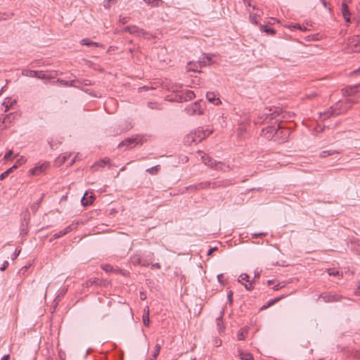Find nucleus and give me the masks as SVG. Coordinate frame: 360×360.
Wrapping results in <instances>:
<instances>
[{
    "mask_svg": "<svg viewBox=\"0 0 360 360\" xmlns=\"http://www.w3.org/2000/svg\"><path fill=\"white\" fill-rule=\"evenodd\" d=\"M287 118H288V117L283 114L282 108L280 107L272 106L269 108H265L262 112L259 113L256 123H268L273 120H275V122H278Z\"/></svg>",
    "mask_w": 360,
    "mask_h": 360,
    "instance_id": "obj_1",
    "label": "nucleus"
},
{
    "mask_svg": "<svg viewBox=\"0 0 360 360\" xmlns=\"http://www.w3.org/2000/svg\"><path fill=\"white\" fill-rule=\"evenodd\" d=\"M356 103L354 98H347L345 101H340L331 106L327 111L320 113V117L324 120L331 116L339 115L347 111L352 104Z\"/></svg>",
    "mask_w": 360,
    "mask_h": 360,
    "instance_id": "obj_2",
    "label": "nucleus"
},
{
    "mask_svg": "<svg viewBox=\"0 0 360 360\" xmlns=\"http://www.w3.org/2000/svg\"><path fill=\"white\" fill-rule=\"evenodd\" d=\"M206 138L205 131L202 128H198L194 132H191L185 138V143L186 144H191L193 143H198Z\"/></svg>",
    "mask_w": 360,
    "mask_h": 360,
    "instance_id": "obj_3",
    "label": "nucleus"
},
{
    "mask_svg": "<svg viewBox=\"0 0 360 360\" xmlns=\"http://www.w3.org/2000/svg\"><path fill=\"white\" fill-rule=\"evenodd\" d=\"M202 160L205 165L215 170L226 172L229 167L228 165H226L221 162H217L213 160L207 155H202Z\"/></svg>",
    "mask_w": 360,
    "mask_h": 360,
    "instance_id": "obj_4",
    "label": "nucleus"
},
{
    "mask_svg": "<svg viewBox=\"0 0 360 360\" xmlns=\"http://www.w3.org/2000/svg\"><path fill=\"white\" fill-rule=\"evenodd\" d=\"M227 182H228L227 181H214V182L204 181V182H200L198 184L191 185L188 187H186V189L188 191H190L191 192H194V191H199L201 189L207 188L210 187V186H212L213 188H216V187L221 186H226Z\"/></svg>",
    "mask_w": 360,
    "mask_h": 360,
    "instance_id": "obj_5",
    "label": "nucleus"
},
{
    "mask_svg": "<svg viewBox=\"0 0 360 360\" xmlns=\"http://www.w3.org/2000/svg\"><path fill=\"white\" fill-rule=\"evenodd\" d=\"M290 136V131L287 128L282 127L278 122L276 131L275 141L278 143L285 142Z\"/></svg>",
    "mask_w": 360,
    "mask_h": 360,
    "instance_id": "obj_6",
    "label": "nucleus"
},
{
    "mask_svg": "<svg viewBox=\"0 0 360 360\" xmlns=\"http://www.w3.org/2000/svg\"><path fill=\"white\" fill-rule=\"evenodd\" d=\"M278 122L274 123V125L268 126L262 131V135L269 140H274L276 136V131L277 129Z\"/></svg>",
    "mask_w": 360,
    "mask_h": 360,
    "instance_id": "obj_7",
    "label": "nucleus"
},
{
    "mask_svg": "<svg viewBox=\"0 0 360 360\" xmlns=\"http://www.w3.org/2000/svg\"><path fill=\"white\" fill-rule=\"evenodd\" d=\"M185 112L188 115H194L195 114L202 115L203 113V110L199 106V103L196 101L187 106L185 108Z\"/></svg>",
    "mask_w": 360,
    "mask_h": 360,
    "instance_id": "obj_8",
    "label": "nucleus"
},
{
    "mask_svg": "<svg viewBox=\"0 0 360 360\" xmlns=\"http://www.w3.org/2000/svg\"><path fill=\"white\" fill-rule=\"evenodd\" d=\"M360 86V83L356 85L349 86L343 89V94L347 98H354L356 101L357 98L355 97V94L358 92V88Z\"/></svg>",
    "mask_w": 360,
    "mask_h": 360,
    "instance_id": "obj_9",
    "label": "nucleus"
},
{
    "mask_svg": "<svg viewBox=\"0 0 360 360\" xmlns=\"http://www.w3.org/2000/svg\"><path fill=\"white\" fill-rule=\"evenodd\" d=\"M321 298L326 302H340L343 297L336 293L326 292L321 295Z\"/></svg>",
    "mask_w": 360,
    "mask_h": 360,
    "instance_id": "obj_10",
    "label": "nucleus"
},
{
    "mask_svg": "<svg viewBox=\"0 0 360 360\" xmlns=\"http://www.w3.org/2000/svg\"><path fill=\"white\" fill-rule=\"evenodd\" d=\"M49 167V163L46 162L42 164H38L34 168H32L30 170V173L32 175H38L39 174L44 172Z\"/></svg>",
    "mask_w": 360,
    "mask_h": 360,
    "instance_id": "obj_11",
    "label": "nucleus"
},
{
    "mask_svg": "<svg viewBox=\"0 0 360 360\" xmlns=\"http://www.w3.org/2000/svg\"><path fill=\"white\" fill-rule=\"evenodd\" d=\"M139 140L137 138H128L119 143L118 147L126 146L127 148H131L138 144Z\"/></svg>",
    "mask_w": 360,
    "mask_h": 360,
    "instance_id": "obj_12",
    "label": "nucleus"
},
{
    "mask_svg": "<svg viewBox=\"0 0 360 360\" xmlns=\"http://www.w3.org/2000/svg\"><path fill=\"white\" fill-rule=\"evenodd\" d=\"M77 228V224H72L67 227H65L64 229L60 231L59 232L55 233L53 237L54 239H57L60 238L63 236L66 235L69 232L72 231V230L75 229Z\"/></svg>",
    "mask_w": 360,
    "mask_h": 360,
    "instance_id": "obj_13",
    "label": "nucleus"
},
{
    "mask_svg": "<svg viewBox=\"0 0 360 360\" xmlns=\"http://www.w3.org/2000/svg\"><path fill=\"white\" fill-rule=\"evenodd\" d=\"M349 46L351 50L354 52L360 51V42L359 37H354L352 39H349Z\"/></svg>",
    "mask_w": 360,
    "mask_h": 360,
    "instance_id": "obj_14",
    "label": "nucleus"
},
{
    "mask_svg": "<svg viewBox=\"0 0 360 360\" xmlns=\"http://www.w3.org/2000/svg\"><path fill=\"white\" fill-rule=\"evenodd\" d=\"M22 75L29 77H36L39 79H44V75L41 73V72H38L36 70H25L22 72Z\"/></svg>",
    "mask_w": 360,
    "mask_h": 360,
    "instance_id": "obj_15",
    "label": "nucleus"
},
{
    "mask_svg": "<svg viewBox=\"0 0 360 360\" xmlns=\"http://www.w3.org/2000/svg\"><path fill=\"white\" fill-rule=\"evenodd\" d=\"M94 200V195L92 193L89 194L88 192H86L81 200V202L82 205L87 207L93 203Z\"/></svg>",
    "mask_w": 360,
    "mask_h": 360,
    "instance_id": "obj_16",
    "label": "nucleus"
},
{
    "mask_svg": "<svg viewBox=\"0 0 360 360\" xmlns=\"http://www.w3.org/2000/svg\"><path fill=\"white\" fill-rule=\"evenodd\" d=\"M206 98L209 102L214 103L215 105H218L221 103V101L218 96V95L213 91H209L206 94Z\"/></svg>",
    "mask_w": 360,
    "mask_h": 360,
    "instance_id": "obj_17",
    "label": "nucleus"
},
{
    "mask_svg": "<svg viewBox=\"0 0 360 360\" xmlns=\"http://www.w3.org/2000/svg\"><path fill=\"white\" fill-rule=\"evenodd\" d=\"M110 162L109 159L101 160L97 162H96L94 165L91 166V169L94 172L98 170L99 168L104 167L107 165Z\"/></svg>",
    "mask_w": 360,
    "mask_h": 360,
    "instance_id": "obj_18",
    "label": "nucleus"
},
{
    "mask_svg": "<svg viewBox=\"0 0 360 360\" xmlns=\"http://www.w3.org/2000/svg\"><path fill=\"white\" fill-rule=\"evenodd\" d=\"M130 34H136L137 36H145L147 35L148 33L146 32L145 30L139 28L138 27L133 25L131 26V28L130 29Z\"/></svg>",
    "mask_w": 360,
    "mask_h": 360,
    "instance_id": "obj_19",
    "label": "nucleus"
},
{
    "mask_svg": "<svg viewBox=\"0 0 360 360\" xmlns=\"http://www.w3.org/2000/svg\"><path fill=\"white\" fill-rule=\"evenodd\" d=\"M80 44L82 45H84V46H96V47H101L102 46V44L98 43V42H94V41H92L91 40H89V39H82L81 41H80Z\"/></svg>",
    "mask_w": 360,
    "mask_h": 360,
    "instance_id": "obj_20",
    "label": "nucleus"
},
{
    "mask_svg": "<svg viewBox=\"0 0 360 360\" xmlns=\"http://www.w3.org/2000/svg\"><path fill=\"white\" fill-rule=\"evenodd\" d=\"M212 62V58L211 56L206 55L203 56L202 59L198 61V64L200 68L210 65Z\"/></svg>",
    "mask_w": 360,
    "mask_h": 360,
    "instance_id": "obj_21",
    "label": "nucleus"
},
{
    "mask_svg": "<svg viewBox=\"0 0 360 360\" xmlns=\"http://www.w3.org/2000/svg\"><path fill=\"white\" fill-rule=\"evenodd\" d=\"M183 96L185 98V102L192 100L195 98V95L193 91L191 90H183Z\"/></svg>",
    "mask_w": 360,
    "mask_h": 360,
    "instance_id": "obj_22",
    "label": "nucleus"
},
{
    "mask_svg": "<svg viewBox=\"0 0 360 360\" xmlns=\"http://www.w3.org/2000/svg\"><path fill=\"white\" fill-rule=\"evenodd\" d=\"M141 257L140 254L136 253L130 257V262L134 265H139L141 264Z\"/></svg>",
    "mask_w": 360,
    "mask_h": 360,
    "instance_id": "obj_23",
    "label": "nucleus"
},
{
    "mask_svg": "<svg viewBox=\"0 0 360 360\" xmlns=\"http://www.w3.org/2000/svg\"><path fill=\"white\" fill-rule=\"evenodd\" d=\"M148 5L152 7H159L163 3L162 0H143Z\"/></svg>",
    "mask_w": 360,
    "mask_h": 360,
    "instance_id": "obj_24",
    "label": "nucleus"
},
{
    "mask_svg": "<svg viewBox=\"0 0 360 360\" xmlns=\"http://www.w3.org/2000/svg\"><path fill=\"white\" fill-rule=\"evenodd\" d=\"M223 314H224V311H222L221 312L220 316L216 319V323H217V326L218 330L219 333L221 331H222L224 328V327L223 326V321H222Z\"/></svg>",
    "mask_w": 360,
    "mask_h": 360,
    "instance_id": "obj_25",
    "label": "nucleus"
},
{
    "mask_svg": "<svg viewBox=\"0 0 360 360\" xmlns=\"http://www.w3.org/2000/svg\"><path fill=\"white\" fill-rule=\"evenodd\" d=\"M16 103L15 99H12L11 98H8L3 103V105L5 106V111L8 110V109Z\"/></svg>",
    "mask_w": 360,
    "mask_h": 360,
    "instance_id": "obj_26",
    "label": "nucleus"
},
{
    "mask_svg": "<svg viewBox=\"0 0 360 360\" xmlns=\"http://www.w3.org/2000/svg\"><path fill=\"white\" fill-rule=\"evenodd\" d=\"M71 154L60 155L56 160L58 165L64 164L67 162L68 159L70 157Z\"/></svg>",
    "mask_w": 360,
    "mask_h": 360,
    "instance_id": "obj_27",
    "label": "nucleus"
},
{
    "mask_svg": "<svg viewBox=\"0 0 360 360\" xmlns=\"http://www.w3.org/2000/svg\"><path fill=\"white\" fill-rule=\"evenodd\" d=\"M175 98L170 99V101H176L179 103L185 102V98L183 96V91L175 94Z\"/></svg>",
    "mask_w": 360,
    "mask_h": 360,
    "instance_id": "obj_28",
    "label": "nucleus"
},
{
    "mask_svg": "<svg viewBox=\"0 0 360 360\" xmlns=\"http://www.w3.org/2000/svg\"><path fill=\"white\" fill-rule=\"evenodd\" d=\"M17 168V165H14L13 167L8 168L6 171L0 174V181L4 180L9 174H11L14 169Z\"/></svg>",
    "mask_w": 360,
    "mask_h": 360,
    "instance_id": "obj_29",
    "label": "nucleus"
},
{
    "mask_svg": "<svg viewBox=\"0 0 360 360\" xmlns=\"http://www.w3.org/2000/svg\"><path fill=\"white\" fill-rule=\"evenodd\" d=\"M260 30L262 32H266L268 34H274L275 30L267 25H260Z\"/></svg>",
    "mask_w": 360,
    "mask_h": 360,
    "instance_id": "obj_30",
    "label": "nucleus"
},
{
    "mask_svg": "<svg viewBox=\"0 0 360 360\" xmlns=\"http://www.w3.org/2000/svg\"><path fill=\"white\" fill-rule=\"evenodd\" d=\"M182 86V84H175L171 86L170 90L175 94H176L177 92L179 93L183 91V89H181Z\"/></svg>",
    "mask_w": 360,
    "mask_h": 360,
    "instance_id": "obj_31",
    "label": "nucleus"
},
{
    "mask_svg": "<svg viewBox=\"0 0 360 360\" xmlns=\"http://www.w3.org/2000/svg\"><path fill=\"white\" fill-rule=\"evenodd\" d=\"M335 153H338V152L337 150H323V151L320 153V155L319 156L321 158H326V157H328L329 155H332L335 154Z\"/></svg>",
    "mask_w": 360,
    "mask_h": 360,
    "instance_id": "obj_32",
    "label": "nucleus"
},
{
    "mask_svg": "<svg viewBox=\"0 0 360 360\" xmlns=\"http://www.w3.org/2000/svg\"><path fill=\"white\" fill-rule=\"evenodd\" d=\"M200 68L199 66V65L198 64V62L197 63H192V62H190L188 63V65H187V69H188V71H193V72H197V68Z\"/></svg>",
    "mask_w": 360,
    "mask_h": 360,
    "instance_id": "obj_33",
    "label": "nucleus"
},
{
    "mask_svg": "<svg viewBox=\"0 0 360 360\" xmlns=\"http://www.w3.org/2000/svg\"><path fill=\"white\" fill-rule=\"evenodd\" d=\"M239 356L241 360H253L252 355L250 353L240 352Z\"/></svg>",
    "mask_w": 360,
    "mask_h": 360,
    "instance_id": "obj_34",
    "label": "nucleus"
},
{
    "mask_svg": "<svg viewBox=\"0 0 360 360\" xmlns=\"http://www.w3.org/2000/svg\"><path fill=\"white\" fill-rule=\"evenodd\" d=\"M143 323L145 326H149L150 319H149V309H148L146 312H144L143 315Z\"/></svg>",
    "mask_w": 360,
    "mask_h": 360,
    "instance_id": "obj_35",
    "label": "nucleus"
},
{
    "mask_svg": "<svg viewBox=\"0 0 360 360\" xmlns=\"http://www.w3.org/2000/svg\"><path fill=\"white\" fill-rule=\"evenodd\" d=\"M341 13L342 15L350 14L349 8L345 2H342L341 6Z\"/></svg>",
    "mask_w": 360,
    "mask_h": 360,
    "instance_id": "obj_36",
    "label": "nucleus"
},
{
    "mask_svg": "<svg viewBox=\"0 0 360 360\" xmlns=\"http://www.w3.org/2000/svg\"><path fill=\"white\" fill-rule=\"evenodd\" d=\"M259 18V14H258V15L257 14H250V22L255 25L258 24Z\"/></svg>",
    "mask_w": 360,
    "mask_h": 360,
    "instance_id": "obj_37",
    "label": "nucleus"
},
{
    "mask_svg": "<svg viewBox=\"0 0 360 360\" xmlns=\"http://www.w3.org/2000/svg\"><path fill=\"white\" fill-rule=\"evenodd\" d=\"M160 348H161L160 344L157 343L155 345V351L153 352V359H152V360H155V359L157 358V356H158V354L160 353Z\"/></svg>",
    "mask_w": 360,
    "mask_h": 360,
    "instance_id": "obj_38",
    "label": "nucleus"
},
{
    "mask_svg": "<svg viewBox=\"0 0 360 360\" xmlns=\"http://www.w3.org/2000/svg\"><path fill=\"white\" fill-rule=\"evenodd\" d=\"M159 169H160V166L156 165V166H154V167L147 169L146 171L151 174H155L157 173V172L159 170Z\"/></svg>",
    "mask_w": 360,
    "mask_h": 360,
    "instance_id": "obj_39",
    "label": "nucleus"
},
{
    "mask_svg": "<svg viewBox=\"0 0 360 360\" xmlns=\"http://www.w3.org/2000/svg\"><path fill=\"white\" fill-rule=\"evenodd\" d=\"M117 0H105L103 2V6L105 9H109L110 8V4H115Z\"/></svg>",
    "mask_w": 360,
    "mask_h": 360,
    "instance_id": "obj_40",
    "label": "nucleus"
},
{
    "mask_svg": "<svg viewBox=\"0 0 360 360\" xmlns=\"http://www.w3.org/2000/svg\"><path fill=\"white\" fill-rule=\"evenodd\" d=\"M246 333L247 332L245 330H240L238 333V335H237L238 340H244L245 338Z\"/></svg>",
    "mask_w": 360,
    "mask_h": 360,
    "instance_id": "obj_41",
    "label": "nucleus"
},
{
    "mask_svg": "<svg viewBox=\"0 0 360 360\" xmlns=\"http://www.w3.org/2000/svg\"><path fill=\"white\" fill-rule=\"evenodd\" d=\"M0 15H2L1 20H6L7 19L11 18L14 14L13 13H0Z\"/></svg>",
    "mask_w": 360,
    "mask_h": 360,
    "instance_id": "obj_42",
    "label": "nucleus"
},
{
    "mask_svg": "<svg viewBox=\"0 0 360 360\" xmlns=\"http://www.w3.org/2000/svg\"><path fill=\"white\" fill-rule=\"evenodd\" d=\"M11 116L12 114L6 115L3 120V124H5V127H6L7 123L11 122Z\"/></svg>",
    "mask_w": 360,
    "mask_h": 360,
    "instance_id": "obj_43",
    "label": "nucleus"
},
{
    "mask_svg": "<svg viewBox=\"0 0 360 360\" xmlns=\"http://www.w3.org/2000/svg\"><path fill=\"white\" fill-rule=\"evenodd\" d=\"M328 273L330 276H338L339 271L335 269H328Z\"/></svg>",
    "mask_w": 360,
    "mask_h": 360,
    "instance_id": "obj_44",
    "label": "nucleus"
},
{
    "mask_svg": "<svg viewBox=\"0 0 360 360\" xmlns=\"http://www.w3.org/2000/svg\"><path fill=\"white\" fill-rule=\"evenodd\" d=\"M242 281L249 282V276L247 274H242L240 276V279H238V281L241 282Z\"/></svg>",
    "mask_w": 360,
    "mask_h": 360,
    "instance_id": "obj_45",
    "label": "nucleus"
},
{
    "mask_svg": "<svg viewBox=\"0 0 360 360\" xmlns=\"http://www.w3.org/2000/svg\"><path fill=\"white\" fill-rule=\"evenodd\" d=\"M103 270H104L105 272H110L112 271V266L110 264H104L102 266Z\"/></svg>",
    "mask_w": 360,
    "mask_h": 360,
    "instance_id": "obj_46",
    "label": "nucleus"
},
{
    "mask_svg": "<svg viewBox=\"0 0 360 360\" xmlns=\"http://www.w3.org/2000/svg\"><path fill=\"white\" fill-rule=\"evenodd\" d=\"M356 9L359 13V15L357 18H354V20L356 21L357 26L360 27V5L357 6Z\"/></svg>",
    "mask_w": 360,
    "mask_h": 360,
    "instance_id": "obj_47",
    "label": "nucleus"
},
{
    "mask_svg": "<svg viewBox=\"0 0 360 360\" xmlns=\"http://www.w3.org/2000/svg\"><path fill=\"white\" fill-rule=\"evenodd\" d=\"M20 251H21L20 249L16 248L15 252H14V253L13 254V255L11 257V259L13 260L15 259L18 257V255H20Z\"/></svg>",
    "mask_w": 360,
    "mask_h": 360,
    "instance_id": "obj_48",
    "label": "nucleus"
},
{
    "mask_svg": "<svg viewBox=\"0 0 360 360\" xmlns=\"http://www.w3.org/2000/svg\"><path fill=\"white\" fill-rule=\"evenodd\" d=\"M266 235V233H264V232H261V233H255L251 234L252 238H257L258 237L264 236Z\"/></svg>",
    "mask_w": 360,
    "mask_h": 360,
    "instance_id": "obj_49",
    "label": "nucleus"
},
{
    "mask_svg": "<svg viewBox=\"0 0 360 360\" xmlns=\"http://www.w3.org/2000/svg\"><path fill=\"white\" fill-rule=\"evenodd\" d=\"M148 106L150 109H160L159 107H158V105L157 103H153V102H149L148 103Z\"/></svg>",
    "mask_w": 360,
    "mask_h": 360,
    "instance_id": "obj_50",
    "label": "nucleus"
},
{
    "mask_svg": "<svg viewBox=\"0 0 360 360\" xmlns=\"http://www.w3.org/2000/svg\"><path fill=\"white\" fill-rule=\"evenodd\" d=\"M274 304V301H272L271 300H270L266 304L263 305L261 308V309H267L268 307L272 306Z\"/></svg>",
    "mask_w": 360,
    "mask_h": 360,
    "instance_id": "obj_51",
    "label": "nucleus"
},
{
    "mask_svg": "<svg viewBox=\"0 0 360 360\" xmlns=\"http://www.w3.org/2000/svg\"><path fill=\"white\" fill-rule=\"evenodd\" d=\"M233 291L230 290L228 292L227 297L229 302V304H231L233 302Z\"/></svg>",
    "mask_w": 360,
    "mask_h": 360,
    "instance_id": "obj_52",
    "label": "nucleus"
},
{
    "mask_svg": "<svg viewBox=\"0 0 360 360\" xmlns=\"http://www.w3.org/2000/svg\"><path fill=\"white\" fill-rule=\"evenodd\" d=\"M13 155V151L11 150H8L5 155H4V159L7 160L8 159L11 158V157Z\"/></svg>",
    "mask_w": 360,
    "mask_h": 360,
    "instance_id": "obj_53",
    "label": "nucleus"
},
{
    "mask_svg": "<svg viewBox=\"0 0 360 360\" xmlns=\"http://www.w3.org/2000/svg\"><path fill=\"white\" fill-rule=\"evenodd\" d=\"M8 266V261H4L2 266L0 267V270L1 271L6 270L7 269V267Z\"/></svg>",
    "mask_w": 360,
    "mask_h": 360,
    "instance_id": "obj_54",
    "label": "nucleus"
},
{
    "mask_svg": "<svg viewBox=\"0 0 360 360\" xmlns=\"http://www.w3.org/2000/svg\"><path fill=\"white\" fill-rule=\"evenodd\" d=\"M244 285V287L245 288V289L247 290H251L252 288H253V286H252V283H245V284H243Z\"/></svg>",
    "mask_w": 360,
    "mask_h": 360,
    "instance_id": "obj_55",
    "label": "nucleus"
},
{
    "mask_svg": "<svg viewBox=\"0 0 360 360\" xmlns=\"http://www.w3.org/2000/svg\"><path fill=\"white\" fill-rule=\"evenodd\" d=\"M350 14H346L345 15H342L345 20L347 22H351V18H350Z\"/></svg>",
    "mask_w": 360,
    "mask_h": 360,
    "instance_id": "obj_56",
    "label": "nucleus"
},
{
    "mask_svg": "<svg viewBox=\"0 0 360 360\" xmlns=\"http://www.w3.org/2000/svg\"><path fill=\"white\" fill-rule=\"evenodd\" d=\"M120 21L122 24H125L129 21L128 17H123L120 19Z\"/></svg>",
    "mask_w": 360,
    "mask_h": 360,
    "instance_id": "obj_57",
    "label": "nucleus"
},
{
    "mask_svg": "<svg viewBox=\"0 0 360 360\" xmlns=\"http://www.w3.org/2000/svg\"><path fill=\"white\" fill-rule=\"evenodd\" d=\"M161 268V266L159 263H154V264H151V269H160Z\"/></svg>",
    "mask_w": 360,
    "mask_h": 360,
    "instance_id": "obj_58",
    "label": "nucleus"
},
{
    "mask_svg": "<svg viewBox=\"0 0 360 360\" xmlns=\"http://www.w3.org/2000/svg\"><path fill=\"white\" fill-rule=\"evenodd\" d=\"M139 265L143 266H148L149 265V262L147 260H142L141 261V264Z\"/></svg>",
    "mask_w": 360,
    "mask_h": 360,
    "instance_id": "obj_59",
    "label": "nucleus"
},
{
    "mask_svg": "<svg viewBox=\"0 0 360 360\" xmlns=\"http://www.w3.org/2000/svg\"><path fill=\"white\" fill-rule=\"evenodd\" d=\"M217 250V248H210L208 252H207V255H211L212 254V252L215 250Z\"/></svg>",
    "mask_w": 360,
    "mask_h": 360,
    "instance_id": "obj_60",
    "label": "nucleus"
},
{
    "mask_svg": "<svg viewBox=\"0 0 360 360\" xmlns=\"http://www.w3.org/2000/svg\"><path fill=\"white\" fill-rule=\"evenodd\" d=\"M89 282L91 283V285L92 284H98V282H99V279L98 278H94L93 281H89Z\"/></svg>",
    "mask_w": 360,
    "mask_h": 360,
    "instance_id": "obj_61",
    "label": "nucleus"
},
{
    "mask_svg": "<svg viewBox=\"0 0 360 360\" xmlns=\"http://www.w3.org/2000/svg\"><path fill=\"white\" fill-rule=\"evenodd\" d=\"M39 205H37L36 204V202L31 207V209L33 212H36V210H37Z\"/></svg>",
    "mask_w": 360,
    "mask_h": 360,
    "instance_id": "obj_62",
    "label": "nucleus"
},
{
    "mask_svg": "<svg viewBox=\"0 0 360 360\" xmlns=\"http://www.w3.org/2000/svg\"><path fill=\"white\" fill-rule=\"evenodd\" d=\"M10 356L9 354L4 355L1 360H9Z\"/></svg>",
    "mask_w": 360,
    "mask_h": 360,
    "instance_id": "obj_63",
    "label": "nucleus"
},
{
    "mask_svg": "<svg viewBox=\"0 0 360 360\" xmlns=\"http://www.w3.org/2000/svg\"><path fill=\"white\" fill-rule=\"evenodd\" d=\"M356 294L358 295H360V283H359V284L358 285V288H357V289L356 290Z\"/></svg>",
    "mask_w": 360,
    "mask_h": 360,
    "instance_id": "obj_64",
    "label": "nucleus"
}]
</instances>
